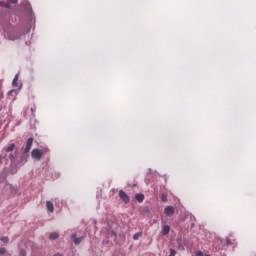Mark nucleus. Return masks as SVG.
<instances>
[{
    "mask_svg": "<svg viewBox=\"0 0 256 256\" xmlns=\"http://www.w3.org/2000/svg\"><path fill=\"white\" fill-rule=\"evenodd\" d=\"M20 38H21V35L15 34L14 31L8 32V39L10 41H15V40L20 39Z\"/></svg>",
    "mask_w": 256,
    "mask_h": 256,
    "instance_id": "obj_6",
    "label": "nucleus"
},
{
    "mask_svg": "<svg viewBox=\"0 0 256 256\" xmlns=\"http://www.w3.org/2000/svg\"><path fill=\"white\" fill-rule=\"evenodd\" d=\"M49 239L51 241H55V239H59V234L54 232V233L50 234Z\"/></svg>",
    "mask_w": 256,
    "mask_h": 256,
    "instance_id": "obj_11",
    "label": "nucleus"
},
{
    "mask_svg": "<svg viewBox=\"0 0 256 256\" xmlns=\"http://www.w3.org/2000/svg\"><path fill=\"white\" fill-rule=\"evenodd\" d=\"M196 256H204L203 251H197Z\"/></svg>",
    "mask_w": 256,
    "mask_h": 256,
    "instance_id": "obj_22",
    "label": "nucleus"
},
{
    "mask_svg": "<svg viewBox=\"0 0 256 256\" xmlns=\"http://www.w3.org/2000/svg\"><path fill=\"white\" fill-rule=\"evenodd\" d=\"M0 241H2V243H9V237L7 236L1 237Z\"/></svg>",
    "mask_w": 256,
    "mask_h": 256,
    "instance_id": "obj_15",
    "label": "nucleus"
},
{
    "mask_svg": "<svg viewBox=\"0 0 256 256\" xmlns=\"http://www.w3.org/2000/svg\"><path fill=\"white\" fill-rule=\"evenodd\" d=\"M53 256H63V254H61V253H56V254H54Z\"/></svg>",
    "mask_w": 256,
    "mask_h": 256,
    "instance_id": "obj_25",
    "label": "nucleus"
},
{
    "mask_svg": "<svg viewBox=\"0 0 256 256\" xmlns=\"http://www.w3.org/2000/svg\"><path fill=\"white\" fill-rule=\"evenodd\" d=\"M226 243H227V245H233V242L229 237L226 238Z\"/></svg>",
    "mask_w": 256,
    "mask_h": 256,
    "instance_id": "obj_20",
    "label": "nucleus"
},
{
    "mask_svg": "<svg viewBox=\"0 0 256 256\" xmlns=\"http://www.w3.org/2000/svg\"><path fill=\"white\" fill-rule=\"evenodd\" d=\"M14 150H15V143L10 144V145L5 149L6 153H10V154L8 155V159L11 161V163H14V162H15V159H16V157H17V155H15V154L13 153Z\"/></svg>",
    "mask_w": 256,
    "mask_h": 256,
    "instance_id": "obj_1",
    "label": "nucleus"
},
{
    "mask_svg": "<svg viewBox=\"0 0 256 256\" xmlns=\"http://www.w3.org/2000/svg\"><path fill=\"white\" fill-rule=\"evenodd\" d=\"M46 209L50 212L53 213L55 211V207L53 206V203L51 201L46 202Z\"/></svg>",
    "mask_w": 256,
    "mask_h": 256,
    "instance_id": "obj_7",
    "label": "nucleus"
},
{
    "mask_svg": "<svg viewBox=\"0 0 256 256\" xmlns=\"http://www.w3.org/2000/svg\"><path fill=\"white\" fill-rule=\"evenodd\" d=\"M32 159H36L37 161H41V158L43 157V151L35 148L31 152Z\"/></svg>",
    "mask_w": 256,
    "mask_h": 256,
    "instance_id": "obj_2",
    "label": "nucleus"
},
{
    "mask_svg": "<svg viewBox=\"0 0 256 256\" xmlns=\"http://www.w3.org/2000/svg\"><path fill=\"white\" fill-rule=\"evenodd\" d=\"M30 111H31V113H32V117H35V109H34V108H31Z\"/></svg>",
    "mask_w": 256,
    "mask_h": 256,
    "instance_id": "obj_24",
    "label": "nucleus"
},
{
    "mask_svg": "<svg viewBox=\"0 0 256 256\" xmlns=\"http://www.w3.org/2000/svg\"><path fill=\"white\" fill-rule=\"evenodd\" d=\"M164 213H165L166 217H172V215H174V213H175V208L173 206H167L164 209Z\"/></svg>",
    "mask_w": 256,
    "mask_h": 256,
    "instance_id": "obj_4",
    "label": "nucleus"
},
{
    "mask_svg": "<svg viewBox=\"0 0 256 256\" xmlns=\"http://www.w3.org/2000/svg\"><path fill=\"white\" fill-rule=\"evenodd\" d=\"M161 200H162L164 203L167 202V195L163 194V195L161 196Z\"/></svg>",
    "mask_w": 256,
    "mask_h": 256,
    "instance_id": "obj_19",
    "label": "nucleus"
},
{
    "mask_svg": "<svg viewBox=\"0 0 256 256\" xmlns=\"http://www.w3.org/2000/svg\"><path fill=\"white\" fill-rule=\"evenodd\" d=\"M19 81V74H16L13 81H12V86L17 87V82Z\"/></svg>",
    "mask_w": 256,
    "mask_h": 256,
    "instance_id": "obj_12",
    "label": "nucleus"
},
{
    "mask_svg": "<svg viewBox=\"0 0 256 256\" xmlns=\"http://www.w3.org/2000/svg\"><path fill=\"white\" fill-rule=\"evenodd\" d=\"M0 7H5V9H9V7H11V6L9 5V3L0 1Z\"/></svg>",
    "mask_w": 256,
    "mask_h": 256,
    "instance_id": "obj_13",
    "label": "nucleus"
},
{
    "mask_svg": "<svg viewBox=\"0 0 256 256\" xmlns=\"http://www.w3.org/2000/svg\"><path fill=\"white\" fill-rule=\"evenodd\" d=\"M205 256H211V255H209V254H206Z\"/></svg>",
    "mask_w": 256,
    "mask_h": 256,
    "instance_id": "obj_26",
    "label": "nucleus"
},
{
    "mask_svg": "<svg viewBox=\"0 0 256 256\" xmlns=\"http://www.w3.org/2000/svg\"><path fill=\"white\" fill-rule=\"evenodd\" d=\"M142 235H143V233H141V232H138V233L134 234L133 235L134 241H137L139 239V237H141Z\"/></svg>",
    "mask_w": 256,
    "mask_h": 256,
    "instance_id": "obj_14",
    "label": "nucleus"
},
{
    "mask_svg": "<svg viewBox=\"0 0 256 256\" xmlns=\"http://www.w3.org/2000/svg\"><path fill=\"white\" fill-rule=\"evenodd\" d=\"M9 3H12V5H15L18 3V0H9Z\"/></svg>",
    "mask_w": 256,
    "mask_h": 256,
    "instance_id": "obj_23",
    "label": "nucleus"
},
{
    "mask_svg": "<svg viewBox=\"0 0 256 256\" xmlns=\"http://www.w3.org/2000/svg\"><path fill=\"white\" fill-rule=\"evenodd\" d=\"M20 255H21V256H26V255H27V252H25V250H20Z\"/></svg>",
    "mask_w": 256,
    "mask_h": 256,
    "instance_id": "obj_21",
    "label": "nucleus"
},
{
    "mask_svg": "<svg viewBox=\"0 0 256 256\" xmlns=\"http://www.w3.org/2000/svg\"><path fill=\"white\" fill-rule=\"evenodd\" d=\"M135 199H136V201H138V203H143V201H145V195H143V194H136L135 195Z\"/></svg>",
    "mask_w": 256,
    "mask_h": 256,
    "instance_id": "obj_9",
    "label": "nucleus"
},
{
    "mask_svg": "<svg viewBox=\"0 0 256 256\" xmlns=\"http://www.w3.org/2000/svg\"><path fill=\"white\" fill-rule=\"evenodd\" d=\"M175 255H177V251L175 249L171 248L169 256H175Z\"/></svg>",
    "mask_w": 256,
    "mask_h": 256,
    "instance_id": "obj_17",
    "label": "nucleus"
},
{
    "mask_svg": "<svg viewBox=\"0 0 256 256\" xmlns=\"http://www.w3.org/2000/svg\"><path fill=\"white\" fill-rule=\"evenodd\" d=\"M31 147H33V137H30L25 145L24 153H29L31 151Z\"/></svg>",
    "mask_w": 256,
    "mask_h": 256,
    "instance_id": "obj_3",
    "label": "nucleus"
},
{
    "mask_svg": "<svg viewBox=\"0 0 256 256\" xmlns=\"http://www.w3.org/2000/svg\"><path fill=\"white\" fill-rule=\"evenodd\" d=\"M171 231V228L167 225H165L163 228H162V235H169V232Z\"/></svg>",
    "mask_w": 256,
    "mask_h": 256,
    "instance_id": "obj_10",
    "label": "nucleus"
},
{
    "mask_svg": "<svg viewBox=\"0 0 256 256\" xmlns=\"http://www.w3.org/2000/svg\"><path fill=\"white\" fill-rule=\"evenodd\" d=\"M72 239H74L75 245H79V243H81V241H83V237L77 238V234L76 233L72 234Z\"/></svg>",
    "mask_w": 256,
    "mask_h": 256,
    "instance_id": "obj_8",
    "label": "nucleus"
},
{
    "mask_svg": "<svg viewBox=\"0 0 256 256\" xmlns=\"http://www.w3.org/2000/svg\"><path fill=\"white\" fill-rule=\"evenodd\" d=\"M119 197L120 199H122V201H124L126 204L129 203L130 198L129 195H127V193L123 190L119 191Z\"/></svg>",
    "mask_w": 256,
    "mask_h": 256,
    "instance_id": "obj_5",
    "label": "nucleus"
},
{
    "mask_svg": "<svg viewBox=\"0 0 256 256\" xmlns=\"http://www.w3.org/2000/svg\"><path fill=\"white\" fill-rule=\"evenodd\" d=\"M3 159H6V161H8L7 155H4V156L0 155V165L3 163Z\"/></svg>",
    "mask_w": 256,
    "mask_h": 256,
    "instance_id": "obj_18",
    "label": "nucleus"
},
{
    "mask_svg": "<svg viewBox=\"0 0 256 256\" xmlns=\"http://www.w3.org/2000/svg\"><path fill=\"white\" fill-rule=\"evenodd\" d=\"M7 253V249L4 247H0V255H5Z\"/></svg>",
    "mask_w": 256,
    "mask_h": 256,
    "instance_id": "obj_16",
    "label": "nucleus"
}]
</instances>
